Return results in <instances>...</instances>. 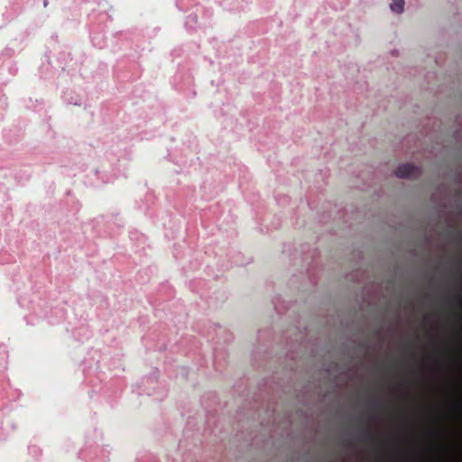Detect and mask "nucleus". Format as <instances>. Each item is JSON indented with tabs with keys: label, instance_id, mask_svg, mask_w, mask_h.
Instances as JSON below:
<instances>
[{
	"label": "nucleus",
	"instance_id": "obj_1",
	"mask_svg": "<svg viewBox=\"0 0 462 462\" xmlns=\"http://www.w3.org/2000/svg\"><path fill=\"white\" fill-rule=\"evenodd\" d=\"M420 174L421 169L411 163L400 165L395 171V175L399 178L417 179Z\"/></svg>",
	"mask_w": 462,
	"mask_h": 462
},
{
	"label": "nucleus",
	"instance_id": "obj_2",
	"mask_svg": "<svg viewBox=\"0 0 462 462\" xmlns=\"http://www.w3.org/2000/svg\"><path fill=\"white\" fill-rule=\"evenodd\" d=\"M390 7L393 12L401 14L403 11L404 0H393Z\"/></svg>",
	"mask_w": 462,
	"mask_h": 462
},
{
	"label": "nucleus",
	"instance_id": "obj_3",
	"mask_svg": "<svg viewBox=\"0 0 462 462\" xmlns=\"http://www.w3.org/2000/svg\"><path fill=\"white\" fill-rule=\"evenodd\" d=\"M360 439L362 441H370L373 443L375 442L376 440L374 435L372 433L370 430H364L361 434Z\"/></svg>",
	"mask_w": 462,
	"mask_h": 462
},
{
	"label": "nucleus",
	"instance_id": "obj_4",
	"mask_svg": "<svg viewBox=\"0 0 462 462\" xmlns=\"http://www.w3.org/2000/svg\"><path fill=\"white\" fill-rule=\"evenodd\" d=\"M461 307H462V300L460 298H457V309L458 311L457 313V317L458 319H461V314H460Z\"/></svg>",
	"mask_w": 462,
	"mask_h": 462
},
{
	"label": "nucleus",
	"instance_id": "obj_5",
	"mask_svg": "<svg viewBox=\"0 0 462 462\" xmlns=\"http://www.w3.org/2000/svg\"><path fill=\"white\" fill-rule=\"evenodd\" d=\"M454 407L456 408V410L460 413L462 411V402H457L454 403Z\"/></svg>",
	"mask_w": 462,
	"mask_h": 462
}]
</instances>
